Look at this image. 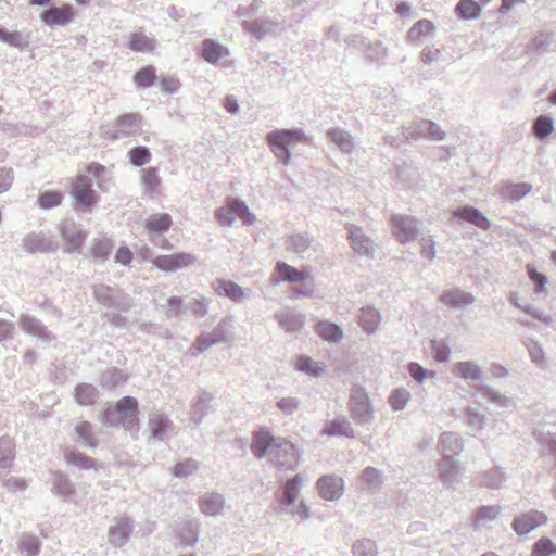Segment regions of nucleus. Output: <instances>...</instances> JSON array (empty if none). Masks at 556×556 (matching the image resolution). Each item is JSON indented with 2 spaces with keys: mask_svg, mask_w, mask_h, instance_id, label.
<instances>
[{
  "mask_svg": "<svg viewBox=\"0 0 556 556\" xmlns=\"http://www.w3.org/2000/svg\"><path fill=\"white\" fill-rule=\"evenodd\" d=\"M453 216L471 223L475 226L484 230L489 229L490 227L488 218L483 216L481 212H479L477 208L472 206H464L462 208H458L453 213Z\"/></svg>",
  "mask_w": 556,
  "mask_h": 556,
  "instance_id": "c756f323",
  "label": "nucleus"
},
{
  "mask_svg": "<svg viewBox=\"0 0 556 556\" xmlns=\"http://www.w3.org/2000/svg\"><path fill=\"white\" fill-rule=\"evenodd\" d=\"M64 193L61 190H46L37 197V205L41 210H51L62 204Z\"/></svg>",
  "mask_w": 556,
  "mask_h": 556,
  "instance_id": "58836bf2",
  "label": "nucleus"
},
{
  "mask_svg": "<svg viewBox=\"0 0 556 556\" xmlns=\"http://www.w3.org/2000/svg\"><path fill=\"white\" fill-rule=\"evenodd\" d=\"M170 419L163 414H155L150 418L149 427L151 431V437L153 439L164 441L165 437L172 427Z\"/></svg>",
  "mask_w": 556,
  "mask_h": 556,
  "instance_id": "72a5a7b5",
  "label": "nucleus"
},
{
  "mask_svg": "<svg viewBox=\"0 0 556 556\" xmlns=\"http://www.w3.org/2000/svg\"><path fill=\"white\" fill-rule=\"evenodd\" d=\"M210 301L206 298L186 302V313L191 312L198 317H204L208 312Z\"/></svg>",
  "mask_w": 556,
  "mask_h": 556,
  "instance_id": "4d7b16f0",
  "label": "nucleus"
},
{
  "mask_svg": "<svg viewBox=\"0 0 556 556\" xmlns=\"http://www.w3.org/2000/svg\"><path fill=\"white\" fill-rule=\"evenodd\" d=\"M161 90L167 94L177 93L181 87L179 79L173 76H161L159 78Z\"/></svg>",
  "mask_w": 556,
  "mask_h": 556,
  "instance_id": "bf43d9fd",
  "label": "nucleus"
},
{
  "mask_svg": "<svg viewBox=\"0 0 556 556\" xmlns=\"http://www.w3.org/2000/svg\"><path fill=\"white\" fill-rule=\"evenodd\" d=\"M316 332L324 339L330 342H337L342 338V331L339 326L329 321H319L316 325Z\"/></svg>",
  "mask_w": 556,
  "mask_h": 556,
  "instance_id": "37998d69",
  "label": "nucleus"
},
{
  "mask_svg": "<svg viewBox=\"0 0 556 556\" xmlns=\"http://www.w3.org/2000/svg\"><path fill=\"white\" fill-rule=\"evenodd\" d=\"M350 412L358 422H367L371 417V407L366 391L361 387H354L350 395Z\"/></svg>",
  "mask_w": 556,
  "mask_h": 556,
  "instance_id": "1a4fd4ad",
  "label": "nucleus"
},
{
  "mask_svg": "<svg viewBox=\"0 0 556 556\" xmlns=\"http://www.w3.org/2000/svg\"><path fill=\"white\" fill-rule=\"evenodd\" d=\"M214 291L233 302H240L243 299V288L229 279L218 278L212 282Z\"/></svg>",
  "mask_w": 556,
  "mask_h": 556,
  "instance_id": "412c9836",
  "label": "nucleus"
},
{
  "mask_svg": "<svg viewBox=\"0 0 556 556\" xmlns=\"http://www.w3.org/2000/svg\"><path fill=\"white\" fill-rule=\"evenodd\" d=\"M276 273L279 276V279L289 282L303 281L309 277L308 273L304 270H298L296 268L283 262L277 263Z\"/></svg>",
  "mask_w": 556,
  "mask_h": 556,
  "instance_id": "4c0bfd02",
  "label": "nucleus"
},
{
  "mask_svg": "<svg viewBox=\"0 0 556 556\" xmlns=\"http://www.w3.org/2000/svg\"><path fill=\"white\" fill-rule=\"evenodd\" d=\"M127 157L135 167H142L151 161L152 153L146 146H136L128 150Z\"/></svg>",
  "mask_w": 556,
  "mask_h": 556,
  "instance_id": "79ce46f5",
  "label": "nucleus"
},
{
  "mask_svg": "<svg viewBox=\"0 0 556 556\" xmlns=\"http://www.w3.org/2000/svg\"><path fill=\"white\" fill-rule=\"evenodd\" d=\"M51 475V492L61 497L63 502H68L76 493L75 483L70 479L68 475L61 470H54Z\"/></svg>",
  "mask_w": 556,
  "mask_h": 556,
  "instance_id": "4468645a",
  "label": "nucleus"
},
{
  "mask_svg": "<svg viewBox=\"0 0 556 556\" xmlns=\"http://www.w3.org/2000/svg\"><path fill=\"white\" fill-rule=\"evenodd\" d=\"M23 249L30 253H53L59 249V243L52 236H47L45 232H30L22 239Z\"/></svg>",
  "mask_w": 556,
  "mask_h": 556,
  "instance_id": "0eeeda50",
  "label": "nucleus"
},
{
  "mask_svg": "<svg viewBox=\"0 0 556 556\" xmlns=\"http://www.w3.org/2000/svg\"><path fill=\"white\" fill-rule=\"evenodd\" d=\"M18 547L23 556H38L41 549V542L34 535L25 534L22 536Z\"/></svg>",
  "mask_w": 556,
  "mask_h": 556,
  "instance_id": "49530a36",
  "label": "nucleus"
},
{
  "mask_svg": "<svg viewBox=\"0 0 556 556\" xmlns=\"http://www.w3.org/2000/svg\"><path fill=\"white\" fill-rule=\"evenodd\" d=\"M140 119L141 115L138 113H124L117 117L116 126L119 128L122 134L129 135L130 129L137 127Z\"/></svg>",
  "mask_w": 556,
  "mask_h": 556,
  "instance_id": "8fccbe9b",
  "label": "nucleus"
},
{
  "mask_svg": "<svg viewBox=\"0 0 556 556\" xmlns=\"http://www.w3.org/2000/svg\"><path fill=\"white\" fill-rule=\"evenodd\" d=\"M323 432L332 437H346L353 438L354 431L350 422L345 419H336L327 422Z\"/></svg>",
  "mask_w": 556,
  "mask_h": 556,
  "instance_id": "a19ab883",
  "label": "nucleus"
},
{
  "mask_svg": "<svg viewBox=\"0 0 556 556\" xmlns=\"http://www.w3.org/2000/svg\"><path fill=\"white\" fill-rule=\"evenodd\" d=\"M20 325L26 333L37 337L45 343H50L55 339V336L35 316L22 314Z\"/></svg>",
  "mask_w": 556,
  "mask_h": 556,
  "instance_id": "ddd939ff",
  "label": "nucleus"
},
{
  "mask_svg": "<svg viewBox=\"0 0 556 556\" xmlns=\"http://www.w3.org/2000/svg\"><path fill=\"white\" fill-rule=\"evenodd\" d=\"M128 381V375L118 367H111L100 376V384L103 389L113 390Z\"/></svg>",
  "mask_w": 556,
  "mask_h": 556,
  "instance_id": "2f4dec72",
  "label": "nucleus"
},
{
  "mask_svg": "<svg viewBox=\"0 0 556 556\" xmlns=\"http://www.w3.org/2000/svg\"><path fill=\"white\" fill-rule=\"evenodd\" d=\"M278 441L267 429H260L254 433L251 443V450L256 457H262L265 453L269 452L273 454V448Z\"/></svg>",
  "mask_w": 556,
  "mask_h": 556,
  "instance_id": "6ab92c4d",
  "label": "nucleus"
},
{
  "mask_svg": "<svg viewBox=\"0 0 556 556\" xmlns=\"http://www.w3.org/2000/svg\"><path fill=\"white\" fill-rule=\"evenodd\" d=\"M556 554V545L547 538H541L533 545L531 556H551Z\"/></svg>",
  "mask_w": 556,
  "mask_h": 556,
  "instance_id": "864d4df0",
  "label": "nucleus"
},
{
  "mask_svg": "<svg viewBox=\"0 0 556 556\" xmlns=\"http://www.w3.org/2000/svg\"><path fill=\"white\" fill-rule=\"evenodd\" d=\"M215 216L222 226H231L237 217H243V200L229 199L226 205L216 210Z\"/></svg>",
  "mask_w": 556,
  "mask_h": 556,
  "instance_id": "2eb2a0df",
  "label": "nucleus"
},
{
  "mask_svg": "<svg viewBox=\"0 0 556 556\" xmlns=\"http://www.w3.org/2000/svg\"><path fill=\"white\" fill-rule=\"evenodd\" d=\"M212 345H215V343L208 332H202L199 334L193 343V346L197 349L198 353H203Z\"/></svg>",
  "mask_w": 556,
  "mask_h": 556,
  "instance_id": "774afa93",
  "label": "nucleus"
},
{
  "mask_svg": "<svg viewBox=\"0 0 556 556\" xmlns=\"http://www.w3.org/2000/svg\"><path fill=\"white\" fill-rule=\"evenodd\" d=\"M0 41L9 45L12 48L23 50L28 47V37L24 36L18 30H9L4 26L0 25Z\"/></svg>",
  "mask_w": 556,
  "mask_h": 556,
  "instance_id": "e433bc0d",
  "label": "nucleus"
},
{
  "mask_svg": "<svg viewBox=\"0 0 556 556\" xmlns=\"http://www.w3.org/2000/svg\"><path fill=\"white\" fill-rule=\"evenodd\" d=\"M527 271L531 281L535 285V292L540 293L544 290V287L547 282V278L545 275L538 273L536 269L532 265H527Z\"/></svg>",
  "mask_w": 556,
  "mask_h": 556,
  "instance_id": "e2e57ef3",
  "label": "nucleus"
},
{
  "mask_svg": "<svg viewBox=\"0 0 556 556\" xmlns=\"http://www.w3.org/2000/svg\"><path fill=\"white\" fill-rule=\"evenodd\" d=\"M132 80L138 89L151 88L159 80L156 67L151 64L141 67L134 74Z\"/></svg>",
  "mask_w": 556,
  "mask_h": 556,
  "instance_id": "7c9ffc66",
  "label": "nucleus"
},
{
  "mask_svg": "<svg viewBox=\"0 0 556 556\" xmlns=\"http://www.w3.org/2000/svg\"><path fill=\"white\" fill-rule=\"evenodd\" d=\"M214 396L205 391L201 390L193 402L190 410V418L195 425H200L204 417L210 413L212 409V401Z\"/></svg>",
  "mask_w": 556,
  "mask_h": 556,
  "instance_id": "aec40b11",
  "label": "nucleus"
},
{
  "mask_svg": "<svg viewBox=\"0 0 556 556\" xmlns=\"http://www.w3.org/2000/svg\"><path fill=\"white\" fill-rule=\"evenodd\" d=\"M76 11L68 3L50 7L42 10L39 14L41 22L52 29L67 26L74 21Z\"/></svg>",
  "mask_w": 556,
  "mask_h": 556,
  "instance_id": "423d86ee",
  "label": "nucleus"
},
{
  "mask_svg": "<svg viewBox=\"0 0 556 556\" xmlns=\"http://www.w3.org/2000/svg\"><path fill=\"white\" fill-rule=\"evenodd\" d=\"M348 230H349V240H350L352 249L361 255L369 254L370 248H371V241L364 233L363 229L355 225H349Z\"/></svg>",
  "mask_w": 556,
  "mask_h": 556,
  "instance_id": "b1692460",
  "label": "nucleus"
},
{
  "mask_svg": "<svg viewBox=\"0 0 556 556\" xmlns=\"http://www.w3.org/2000/svg\"><path fill=\"white\" fill-rule=\"evenodd\" d=\"M14 180V172L12 168L0 167V193L8 191Z\"/></svg>",
  "mask_w": 556,
  "mask_h": 556,
  "instance_id": "69168bd1",
  "label": "nucleus"
},
{
  "mask_svg": "<svg viewBox=\"0 0 556 556\" xmlns=\"http://www.w3.org/2000/svg\"><path fill=\"white\" fill-rule=\"evenodd\" d=\"M441 303L450 308H459L473 302V296L459 289L450 290L441 294Z\"/></svg>",
  "mask_w": 556,
  "mask_h": 556,
  "instance_id": "c85d7f7f",
  "label": "nucleus"
},
{
  "mask_svg": "<svg viewBox=\"0 0 556 556\" xmlns=\"http://www.w3.org/2000/svg\"><path fill=\"white\" fill-rule=\"evenodd\" d=\"M328 135L341 149L348 150L351 147L350 136L343 130L332 129Z\"/></svg>",
  "mask_w": 556,
  "mask_h": 556,
  "instance_id": "0e129e2a",
  "label": "nucleus"
},
{
  "mask_svg": "<svg viewBox=\"0 0 556 556\" xmlns=\"http://www.w3.org/2000/svg\"><path fill=\"white\" fill-rule=\"evenodd\" d=\"M295 368L299 371H304L312 376H319L324 371L323 365H319L318 363L313 361L311 357H306V356H301L296 359Z\"/></svg>",
  "mask_w": 556,
  "mask_h": 556,
  "instance_id": "3c124183",
  "label": "nucleus"
},
{
  "mask_svg": "<svg viewBox=\"0 0 556 556\" xmlns=\"http://www.w3.org/2000/svg\"><path fill=\"white\" fill-rule=\"evenodd\" d=\"M301 484L302 479L299 476L286 482L283 496L288 504H293L298 500Z\"/></svg>",
  "mask_w": 556,
  "mask_h": 556,
  "instance_id": "603ef678",
  "label": "nucleus"
},
{
  "mask_svg": "<svg viewBox=\"0 0 556 556\" xmlns=\"http://www.w3.org/2000/svg\"><path fill=\"white\" fill-rule=\"evenodd\" d=\"M59 232L65 242V252L81 253L88 232L73 218H64L59 224Z\"/></svg>",
  "mask_w": 556,
  "mask_h": 556,
  "instance_id": "39448f33",
  "label": "nucleus"
},
{
  "mask_svg": "<svg viewBox=\"0 0 556 556\" xmlns=\"http://www.w3.org/2000/svg\"><path fill=\"white\" fill-rule=\"evenodd\" d=\"M199 469V463L193 458H185L178 462L170 470L176 478H187Z\"/></svg>",
  "mask_w": 556,
  "mask_h": 556,
  "instance_id": "de8ad7c7",
  "label": "nucleus"
},
{
  "mask_svg": "<svg viewBox=\"0 0 556 556\" xmlns=\"http://www.w3.org/2000/svg\"><path fill=\"white\" fill-rule=\"evenodd\" d=\"M141 184L143 186L144 192L151 198L154 199L159 193V188L162 184V179L159 176L156 167H147L141 169Z\"/></svg>",
  "mask_w": 556,
  "mask_h": 556,
  "instance_id": "bb28decb",
  "label": "nucleus"
},
{
  "mask_svg": "<svg viewBox=\"0 0 556 556\" xmlns=\"http://www.w3.org/2000/svg\"><path fill=\"white\" fill-rule=\"evenodd\" d=\"M266 139L274 154L283 164H288L290 160V150L306 141L301 130H274Z\"/></svg>",
  "mask_w": 556,
  "mask_h": 556,
  "instance_id": "20e7f679",
  "label": "nucleus"
},
{
  "mask_svg": "<svg viewBox=\"0 0 556 556\" xmlns=\"http://www.w3.org/2000/svg\"><path fill=\"white\" fill-rule=\"evenodd\" d=\"M126 47L134 52H152L156 48V40L146 36L142 30H137L129 35Z\"/></svg>",
  "mask_w": 556,
  "mask_h": 556,
  "instance_id": "393cba45",
  "label": "nucleus"
},
{
  "mask_svg": "<svg viewBox=\"0 0 556 556\" xmlns=\"http://www.w3.org/2000/svg\"><path fill=\"white\" fill-rule=\"evenodd\" d=\"M455 11L460 17L465 20H472L480 16L481 7L473 0H460L456 5Z\"/></svg>",
  "mask_w": 556,
  "mask_h": 556,
  "instance_id": "c03bdc74",
  "label": "nucleus"
},
{
  "mask_svg": "<svg viewBox=\"0 0 556 556\" xmlns=\"http://www.w3.org/2000/svg\"><path fill=\"white\" fill-rule=\"evenodd\" d=\"M114 260L117 264L128 266L134 260V253L128 247L121 245L115 253Z\"/></svg>",
  "mask_w": 556,
  "mask_h": 556,
  "instance_id": "338daca9",
  "label": "nucleus"
},
{
  "mask_svg": "<svg viewBox=\"0 0 556 556\" xmlns=\"http://www.w3.org/2000/svg\"><path fill=\"white\" fill-rule=\"evenodd\" d=\"M135 528L131 517L124 515L115 518V523L109 528L108 542L115 547L124 546L130 539Z\"/></svg>",
  "mask_w": 556,
  "mask_h": 556,
  "instance_id": "6e6552de",
  "label": "nucleus"
},
{
  "mask_svg": "<svg viewBox=\"0 0 556 556\" xmlns=\"http://www.w3.org/2000/svg\"><path fill=\"white\" fill-rule=\"evenodd\" d=\"M114 249V241L108 237L94 238L90 249V255L97 261H106Z\"/></svg>",
  "mask_w": 556,
  "mask_h": 556,
  "instance_id": "f704fd0d",
  "label": "nucleus"
},
{
  "mask_svg": "<svg viewBox=\"0 0 556 556\" xmlns=\"http://www.w3.org/2000/svg\"><path fill=\"white\" fill-rule=\"evenodd\" d=\"M181 314H186V302H184L182 298L180 296L172 295L167 300L166 316L168 318H176Z\"/></svg>",
  "mask_w": 556,
  "mask_h": 556,
  "instance_id": "6e6d98bb",
  "label": "nucleus"
},
{
  "mask_svg": "<svg viewBox=\"0 0 556 556\" xmlns=\"http://www.w3.org/2000/svg\"><path fill=\"white\" fill-rule=\"evenodd\" d=\"M15 458V443L9 435L0 438V469H10Z\"/></svg>",
  "mask_w": 556,
  "mask_h": 556,
  "instance_id": "c9c22d12",
  "label": "nucleus"
},
{
  "mask_svg": "<svg viewBox=\"0 0 556 556\" xmlns=\"http://www.w3.org/2000/svg\"><path fill=\"white\" fill-rule=\"evenodd\" d=\"M227 321L223 320L208 332L215 344L227 342L231 338V332L226 329Z\"/></svg>",
  "mask_w": 556,
  "mask_h": 556,
  "instance_id": "052dcab7",
  "label": "nucleus"
},
{
  "mask_svg": "<svg viewBox=\"0 0 556 556\" xmlns=\"http://www.w3.org/2000/svg\"><path fill=\"white\" fill-rule=\"evenodd\" d=\"M64 460L67 465L74 466L80 470H98L97 460L93 457L74 448L65 450Z\"/></svg>",
  "mask_w": 556,
  "mask_h": 556,
  "instance_id": "4be33fe9",
  "label": "nucleus"
},
{
  "mask_svg": "<svg viewBox=\"0 0 556 556\" xmlns=\"http://www.w3.org/2000/svg\"><path fill=\"white\" fill-rule=\"evenodd\" d=\"M553 131V122L549 117L541 115L534 124V132L543 138Z\"/></svg>",
  "mask_w": 556,
  "mask_h": 556,
  "instance_id": "680f3d73",
  "label": "nucleus"
},
{
  "mask_svg": "<svg viewBox=\"0 0 556 556\" xmlns=\"http://www.w3.org/2000/svg\"><path fill=\"white\" fill-rule=\"evenodd\" d=\"M75 433L83 446L94 450L99 445V439L93 433V426L87 420H83L75 426Z\"/></svg>",
  "mask_w": 556,
  "mask_h": 556,
  "instance_id": "473e14b6",
  "label": "nucleus"
},
{
  "mask_svg": "<svg viewBox=\"0 0 556 556\" xmlns=\"http://www.w3.org/2000/svg\"><path fill=\"white\" fill-rule=\"evenodd\" d=\"M224 504V496L216 492L206 493L199 498L200 509L206 516H217L220 514Z\"/></svg>",
  "mask_w": 556,
  "mask_h": 556,
  "instance_id": "a878e982",
  "label": "nucleus"
},
{
  "mask_svg": "<svg viewBox=\"0 0 556 556\" xmlns=\"http://www.w3.org/2000/svg\"><path fill=\"white\" fill-rule=\"evenodd\" d=\"M173 225V218L168 213H155L144 220V228L149 232L150 240L157 244L156 235H163L168 231Z\"/></svg>",
  "mask_w": 556,
  "mask_h": 556,
  "instance_id": "dca6fc26",
  "label": "nucleus"
},
{
  "mask_svg": "<svg viewBox=\"0 0 556 556\" xmlns=\"http://www.w3.org/2000/svg\"><path fill=\"white\" fill-rule=\"evenodd\" d=\"M124 312L117 309L109 311L103 314V318L116 328L126 329L129 327V319L124 315Z\"/></svg>",
  "mask_w": 556,
  "mask_h": 556,
  "instance_id": "5fc2aeb1",
  "label": "nucleus"
},
{
  "mask_svg": "<svg viewBox=\"0 0 556 556\" xmlns=\"http://www.w3.org/2000/svg\"><path fill=\"white\" fill-rule=\"evenodd\" d=\"M100 396L99 390L91 383L79 382L74 388V399L80 406H91Z\"/></svg>",
  "mask_w": 556,
  "mask_h": 556,
  "instance_id": "5701e85b",
  "label": "nucleus"
},
{
  "mask_svg": "<svg viewBox=\"0 0 556 556\" xmlns=\"http://www.w3.org/2000/svg\"><path fill=\"white\" fill-rule=\"evenodd\" d=\"M195 256L187 252H177L168 255H159L153 260V265L167 273H175L188 267L195 262Z\"/></svg>",
  "mask_w": 556,
  "mask_h": 556,
  "instance_id": "9d476101",
  "label": "nucleus"
},
{
  "mask_svg": "<svg viewBox=\"0 0 556 556\" xmlns=\"http://www.w3.org/2000/svg\"><path fill=\"white\" fill-rule=\"evenodd\" d=\"M379 323L380 316L376 309L371 307L362 309L359 316V324L367 333L374 332L378 327Z\"/></svg>",
  "mask_w": 556,
  "mask_h": 556,
  "instance_id": "a18cd8bd",
  "label": "nucleus"
},
{
  "mask_svg": "<svg viewBox=\"0 0 556 556\" xmlns=\"http://www.w3.org/2000/svg\"><path fill=\"white\" fill-rule=\"evenodd\" d=\"M546 517L540 511H530L518 516L513 523L514 530L519 534L523 535L529 533L534 528L545 523Z\"/></svg>",
  "mask_w": 556,
  "mask_h": 556,
  "instance_id": "a211bd4d",
  "label": "nucleus"
},
{
  "mask_svg": "<svg viewBox=\"0 0 556 556\" xmlns=\"http://www.w3.org/2000/svg\"><path fill=\"white\" fill-rule=\"evenodd\" d=\"M393 236L401 242L405 243L413 240L416 236V228L412 219L407 216L396 215L391 218Z\"/></svg>",
  "mask_w": 556,
  "mask_h": 556,
  "instance_id": "f3484780",
  "label": "nucleus"
},
{
  "mask_svg": "<svg viewBox=\"0 0 556 556\" xmlns=\"http://www.w3.org/2000/svg\"><path fill=\"white\" fill-rule=\"evenodd\" d=\"M74 200L73 208L78 214H90L98 206L100 195L92 187V180L85 175L77 176L70 191Z\"/></svg>",
  "mask_w": 556,
  "mask_h": 556,
  "instance_id": "7ed1b4c3",
  "label": "nucleus"
},
{
  "mask_svg": "<svg viewBox=\"0 0 556 556\" xmlns=\"http://www.w3.org/2000/svg\"><path fill=\"white\" fill-rule=\"evenodd\" d=\"M139 413L138 400L126 395L112 406L104 408L100 414V420L108 428L121 426L135 437L140 430Z\"/></svg>",
  "mask_w": 556,
  "mask_h": 556,
  "instance_id": "f257e3e1",
  "label": "nucleus"
},
{
  "mask_svg": "<svg viewBox=\"0 0 556 556\" xmlns=\"http://www.w3.org/2000/svg\"><path fill=\"white\" fill-rule=\"evenodd\" d=\"M454 371L465 380H476L480 376L479 367L471 362H459L455 364Z\"/></svg>",
  "mask_w": 556,
  "mask_h": 556,
  "instance_id": "09e8293b",
  "label": "nucleus"
},
{
  "mask_svg": "<svg viewBox=\"0 0 556 556\" xmlns=\"http://www.w3.org/2000/svg\"><path fill=\"white\" fill-rule=\"evenodd\" d=\"M410 394L405 389H397L389 397L390 405L395 409H402L409 401Z\"/></svg>",
  "mask_w": 556,
  "mask_h": 556,
  "instance_id": "13d9d810",
  "label": "nucleus"
},
{
  "mask_svg": "<svg viewBox=\"0 0 556 556\" xmlns=\"http://www.w3.org/2000/svg\"><path fill=\"white\" fill-rule=\"evenodd\" d=\"M273 460L277 466L294 469L300 460L298 447L289 441H278L273 448Z\"/></svg>",
  "mask_w": 556,
  "mask_h": 556,
  "instance_id": "9b49d317",
  "label": "nucleus"
},
{
  "mask_svg": "<svg viewBox=\"0 0 556 556\" xmlns=\"http://www.w3.org/2000/svg\"><path fill=\"white\" fill-rule=\"evenodd\" d=\"M227 52V48L214 39L202 41L201 58L211 64L217 63Z\"/></svg>",
  "mask_w": 556,
  "mask_h": 556,
  "instance_id": "cd10ccee",
  "label": "nucleus"
},
{
  "mask_svg": "<svg viewBox=\"0 0 556 556\" xmlns=\"http://www.w3.org/2000/svg\"><path fill=\"white\" fill-rule=\"evenodd\" d=\"M318 494L326 501L339 498L344 491V481L334 475L323 476L316 483Z\"/></svg>",
  "mask_w": 556,
  "mask_h": 556,
  "instance_id": "f8f14e48",
  "label": "nucleus"
},
{
  "mask_svg": "<svg viewBox=\"0 0 556 556\" xmlns=\"http://www.w3.org/2000/svg\"><path fill=\"white\" fill-rule=\"evenodd\" d=\"M434 30V25L429 20L416 22L407 33V38L412 42H419L430 36Z\"/></svg>",
  "mask_w": 556,
  "mask_h": 556,
  "instance_id": "ea45409f",
  "label": "nucleus"
},
{
  "mask_svg": "<svg viewBox=\"0 0 556 556\" xmlns=\"http://www.w3.org/2000/svg\"><path fill=\"white\" fill-rule=\"evenodd\" d=\"M91 296L106 312L117 309L128 313L135 306L134 298L118 286L103 282L90 285Z\"/></svg>",
  "mask_w": 556,
  "mask_h": 556,
  "instance_id": "f03ea898",
  "label": "nucleus"
}]
</instances>
